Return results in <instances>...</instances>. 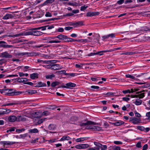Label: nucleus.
<instances>
[{"mask_svg": "<svg viewBox=\"0 0 150 150\" xmlns=\"http://www.w3.org/2000/svg\"><path fill=\"white\" fill-rule=\"evenodd\" d=\"M48 39L50 41L48 42V43H60L61 42L62 40L66 42H69V38L62 34H60L56 36L49 37Z\"/></svg>", "mask_w": 150, "mask_h": 150, "instance_id": "obj_1", "label": "nucleus"}, {"mask_svg": "<svg viewBox=\"0 0 150 150\" xmlns=\"http://www.w3.org/2000/svg\"><path fill=\"white\" fill-rule=\"evenodd\" d=\"M86 128L92 131H99L102 129L101 127L95 126H91L87 127Z\"/></svg>", "mask_w": 150, "mask_h": 150, "instance_id": "obj_2", "label": "nucleus"}, {"mask_svg": "<svg viewBox=\"0 0 150 150\" xmlns=\"http://www.w3.org/2000/svg\"><path fill=\"white\" fill-rule=\"evenodd\" d=\"M18 54L19 55H21L23 56L25 55H27L28 56H36L38 54L35 52H23L18 53Z\"/></svg>", "mask_w": 150, "mask_h": 150, "instance_id": "obj_3", "label": "nucleus"}, {"mask_svg": "<svg viewBox=\"0 0 150 150\" xmlns=\"http://www.w3.org/2000/svg\"><path fill=\"white\" fill-rule=\"evenodd\" d=\"M1 56L5 58H10L12 57L11 54H10L7 52H5L1 53Z\"/></svg>", "mask_w": 150, "mask_h": 150, "instance_id": "obj_4", "label": "nucleus"}, {"mask_svg": "<svg viewBox=\"0 0 150 150\" xmlns=\"http://www.w3.org/2000/svg\"><path fill=\"white\" fill-rule=\"evenodd\" d=\"M83 25V22L82 21L76 22L74 23H71L70 24V25L75 26V27L81 26Z\"/></svg>", "mask_w": 150, "mask_h": 150, "instance_id": "obj_5", "label": "nucleus"}, {"mask_svg": "<svg viewBox=\"0 0 150 150\" xmlns=\"http://www.w3.org/2000/svg\"><path fill=\"white\" fill-rule=\"evenodd\" d=\"M66 86H61L62 87L69 88L70 87H74L76 86V84L71 82H69L66 84Z\"/></svg>", "mask_w": 150, "mask_h": 150, "instance_id": "obj_6", "label": "nucleus"}, {"mask_svg": "<svg viewBox=\"0 0 150 150\" xmlns=\"http://www.w3.org/2000/svg\"><path fill=\"white\" fill-rule=\"evenodd\" d=\"M97 123L96 122H94L91 121H88L86 123H81L80 124V126L82 127L84 126L87 125H95Z\"/></svg>", "mask_w": 150, "mask_h": 150, "instance_id": "obj_7", "label": "nucleus"}, {"mask_svg": "<svg viewBox=\"0 0 150 150\" xmlns=\"http://www.w3.org/2000/svg\"><path fill=\"white\" fill-rule=\"evenodd\" d=\"M100 14V13L97 11L93 12H88L86 13L87 16L91 17L95 16L98 15Z\"/></svg>", "mask_w": 150, "mask_h": 150, "instance_id": "obj_8", "label": "nucleus"}, {"mask_svg": "<svg viewBox=\"0 0 150 150\" xmlns=\"http://www.w3.org/2000/svg\"><path fill=\"white\" fill-rule=\"evenodd\" d=\"M115 35L114 33H111L106 35H104L102 36V40L104 41H106V39H108L109 37L113 38L115 37Z\"/></svg>", "mask_w": 150, "mask_h": 150, "instance_id": "obj_9", "label": "nucleus"}, {"mask_svg": "<svg viewBox=\"0 0 150 150\" xmlns=\"http://www.w3.org/2000/svg\"><path fill=\"white\" fill-rule=\"evenodd\" d=\"M55 0H46L43 3L41 4L42 6L48 5L49 4H50L54 2Z\"/></svg>", "mask_w": 150, "mask_h": 150, "instance_id": "obj_10", "label": "nucleus"}, {"mask_svg": "<svg viewBox=\"0 0 150 150\" xmlns=\"http://www.w3.org/2000/svg\"><path fill=\"white\" fill-rule=\"evenodd\" d=\"M8 91V92H6L5 93V95L8 96H13V94L14 92L15 91L14 89H7Z\"/></svg>", "mask_w": 150, "mask_h": 150, "instance_id": "obj_11", "label": "nucleus"}, {"mask_svg": "<svg viewBox=\"0 0 150 150\" xmlns=\"http://www.w3.org/2000/svg\"><path fill=\"white\" fill-rule=\"evenodd\" d=\"M62 68L58 64H55L52 65L51 69L55 70L61 69Z\"/></svg>", "mask_w": 150, "mask_h": 150, "instance_id": "obj_12", "label": "nucleus"}, {"mask_svg": "<svg viewBox=\"0 0 150 150\" xmlns=\"http://www.w3.org/2000/svg\"><path fill=\"white\" fill-rule=\"evenodd\" d=\"M14 16L13 15L8 13L3 17L2 19L4 20H7L9 19L12 18Z\"/></svg>", "mask_w": 150, "mask_h": 150, "instance_id": "obj_13", "label": "nucleus"}, {"mask_svg": "<svg viewBox=\"0 0 150 150\" xmlns=\"http://www.w3.org/2000/svg\"><path fill=\"white\" fill-rule=\"evenodd\" d=\"M145 90H143L142 91H139L136 93L137 94H139L138 96L139 98H143L145 96V93H142V92H144Z\"/></svg>", "mask_w": 150, "mask_h": 150, "instance_id": "obj_14", "label": "nucleus"}, {"mask_svg": "<svg viewBox=\"0 0 150 150\" xmlns=\"http://www.w3.org/2000/svg\"><path fill=\"white\" fill-rule=\"evenodd\" d=\"M71 139L69 137V136L67 135H64L63 136L61 139L59 140L60 141H63L65 140H69Z\"/></svg>", "mask_w": 150, "mask_h": 150, "instance_id": "obj_15", "label": "nucleus"}, {"mask_svg": "<svg viewBox=\"0 0 150 150\" xmlns=\"http://www.w3.org/2000/svg\"><path fill=\"white\" fill-rule=\"evenodd\" d=\"M8 120L10 122H13L16 120V117L14 115L10 116L8 118Z\"/></svg>", "mask_w": 150, "mask_h": 150, "instance_id": "obj_16", "label": "nucleus"}, {"mask_svg": "<svg viewBox=\"0 0 150 150\" xmlns=\"http://www.w3.org/2000/svg\"><path fill=\"white\" fill-rule=\"evenodd\" d=\"M38 75L39 74L37 73H34L30 75V78L32 79H35L38 78Z\"/></svg>", "mask_w": 150, "mask_h": 150, "instance_id": "obj_17", "label": "nucleus"}, {"mask_svg": "<svg viewBox=\"0 0 150 150\" xmlns=\"http://www.w3.org/2000/svg\"><path fill=\"white\" fill-rule=\"evenodd\" d=\"M124 123V122L122 121H117L115 122H112L111 123L112 125L117 126L123 124Z\"/></svg>", "mask_w": 150, "mask_h": 150, "instance_id": "obj_18", "label": "nucleus"}, {"mask_svg": "<svg viewBox=\"0 0 150 150\" xmlns=\"http://www.w3.org/2000/svg\"><path fill=\"white\" fill-rule=\"evenodd\" d=\"M33 30V35L38 36L42 35V33L40 31H38L35 30Z\"/></svg>", "mask_w": 150, "mask_h": 150, "instance_id": "obj_19", "label": "nucleus"}, {"mask_svg": "<svg viewBox=\"0 0 150 150\" xmlns=\"http://www.w3.org/2000/svg\"><path fill=\"white\" fill-rule=\"evenodd\" d=\"M35 118H40L42 117V114L40 112H36L34 114Z\"/></svg>", "mask_w": 150, "mask_h": 150, "instance_id": "obj_20", "label": "nucleus"}, {"mask_svg": "<svg viewBox=\"0 0 150 150\" xmlns=\"http://www.w3.org/2000/svg\"><path fill=\"white\" fill-rule=\"evenodd\" d=\"M46 84L45 83H43L40 81L38 82V84L35 86L36 87H45Z\"/></svg>", "mask_w": 150, "mask_h": 150, "instance_id": "obj_21", "label": "nucleus"}, {"mask_svg": "<svg viewBox=\"0 0 150 150\" xmlns=\"http://www.w3.org/2000/svg\"><path fill=\"white\" fill-rule=\"evenodd\" d=\"M4 110L1 111L0 112V115H4L5 114H6L8 113V112H9L11 111V110L9 109H3Z\"/></svg>", "mask_w": 150, "mask_h": 150, "instance_id": "obj_22", "label": "nucleus"}, {"mask_svg": "<svg viewBox=\"0 0 150 150\" xmlns=\"http://www.w3.org/2000/svg\"><path fill=\"white\" fill-rule=\"evenodd\" d=\"M132 120V123L134 124H137L139 123V119L136 118H133Z\"/></svg>", "mask_w": 150, "mask_h": 150, "instance_id": "obj_23", "label": "nucleus"}, {"mask_svg": "<svg viewBox=\"0 0 150 150\" xmlns=\"http://www.w3.org/2000/svg\"><path fill=\"white\" fill-rule=\"evenodd\" d=\"M2 143L4 144L7 145L13 144L16 143L15 142H11L9 141H3Z\"/></svg>", "mask_w": 150, "mask_h": 150, "instance_id": "obj_24", "label": "nucleus"}, {"mask_svg": "<svg viewBox=\"0 0 150 150\" xmlns=\"http://www.w3.org/2000/svg\"><path fill=\"white\" fill-rule=\"evenodd\" d=\"M134 103L136 105H140L142 104V100L139 99H136L135 101L134 102Z\"/></svg>", "mask_w": 150, "mask_h": 150, "instance_id": "obj_25", "label": "nucleus"}, {"mask_svg": "<svg viewBox=\"0 0 150 150\" xmlns=\"http://www.w3.org/2000/svg\"><path fill=\"white\" fill-rule=\"evenodd\" d=\"M60 83L58 81H54L52 82L51 84V86L52 87H54L55 86L59 85L60 84Z\"/></svg>", "mask_w": 150, "mask_h": 150, "instance_id": "obj_26", "label": "nucleus"}, {"mask_svg": "<svg viewBox=\"0 0 150 150\" xmlns=\"http://www.w3.org/2000/svg\"><path fill=\"white\" fill-rule=\"evenodd\" d=\"M55 128V125L53 124H50L48 127V129L50 130H53Z\"/></svg>", "mask_w": 150, "mask_h": 150, "instance_id": "obj_27", "label": "nucleus"}, {"mask_svg": "<svg viewBox=\"0 0 150 150\" xmlns=\"http://www.w3.org/2000/svg\"><path fill=\"white\" fill-rule=\"evenodd\" d=\"M136 76V74L134 75V76L130 75V74H127L125 75V76L126 78H129L132 79L136 80V79L135 77V76Z\"/></svg>", "mask_w": 150, "mask_h": 150, "instance_id": "obj_28", "label": "nucleus"}, {"mask_svg": "<svg viewBox=\"0 0 150 150\" xmlns=\"http://www.w3.org/2000/svg\"><path fill=\"white\" fill-rule=\"evenodd\" d=\"M28 132L29 133H37L38 132V131L37 129L35 128L29 129L28 130Z\"/></svg>", "mask_w": 150, "mask_h": 150, "instance_id": "obj_29", "label": "nucleus"}, {"mask_svg": "<svg viewBox=\"0 0 150 150\" xmlns=\"http://www.w3.org/2000/svg\"><path fill=\"white\" fill-rule=\"evenodd\" d=\"M0 47L4 48H10L12 47L13 46L5 44H1L0 45Z\"/></svg>", "mask_w": 150, "mask_h": 150, "instance_id": "obj_30", "label": "nucleus"}, {"mask_svg": "<svg viewBox=\"0 0 150 150\" xmlns=\"http://www.w3.org/2000/svg\"><path fill=\"white\" fill-rule=\"evenodd\" d=\"M46 119V118L41 119L39 120L37 123H35V125H39L42 123Z\"/></svg>", "mask_w": 150, "mask_h": 150, "instance_id": "obj_31", "label": "nucleus"}, {"mask_svg": "<svg viewBox=\"0 0 150 150\" xmlns=\"http://www.w3.org/2000/svg\"><path fill=\"white\" fill-rule=\"evenodd\" d=\"M115 66V64H108L107 65V68L109 69H112Z\"/></svg>", "mask_w": 150, "mask_h": 150, "instance_id": "obj_32", "label": "nucleus"}, {"mask_svg": "<svg viewBox=\"0 0 150 150\" xmlns=\"http://www.w3.org/2000/svg\"><path fill=\"white\" fill-rule=\"evenodd\" d=\"M86 140V139L85 137H81L75 139L76 141L77 142H80Z\"/></svg>", "mask_w": 150, "mask_h": 150, "instance_id": "obj_33", "label": "nucleus"}, {"mask_svg": "<svg viewBox=\"0 0 150 150\" xmlns=\"http://www.w3.org/2000/svg\"><path fill=\"white\" fill-rule=\"evenodd\" d=\"M33 29H30L29 31L26 32V34L27 35H33Z\"/></svg>", "mask_w": 150, "mask_h": 150, "instance_id": "obj_34", "label": "nucleus"}, {"mask_svg": "<svg viewBox=\"0 0 150 150\" xmlns=\"http://www.w3.org/2000/svg\"><path fill=\"white\" fill-rule=\"evenodd\" d=\"M37 92V91L35 90H31L28 91V93L30 95L35 93Z\"/></svg>", "mask_w": 150, "mask_h": 150, "instance_id": "obj_35", "label": "nucleus"}, {"mask_svg": "<svg viewBox=\"0 0 150 150\" xmlns=\"http://www.w3.org/2000/svg\"><path fill=\"white\" fill-rule=\"evenodd\" d=\"M142 31H150V28L147 27L146 26L143 27L142 28Z\"/></svg>", "mask_w": 150, "mask_h": 150, "instance_id": "obj_36", "label": "nucleus"}, {"mask_svg": "<svg viewBox=\"0 0 150 150\" xmlns=\"http://www.w3.org/2000/svg\"><path fill=\"white\" fill-rule=\"evenodd\" d=\"M55 76V75L53 74L47 75L45 76L46 78L47 79H52V78L54 77Z\"/></svg>", "mask_w": 150, "mask_h": 150, "instance_id": "obj_37", "label": "nucleus"}, {"mask_svg": "<svg viewBox=\"0 0 150 150\" xmlns=\"http://www.w3.org/2000/svg\"><path fill=\"white\" fill-rule=\"evenodd\" d=\"M81 146L82 149H86L89 147V145L87 144H82Z\"/></svg>", "mask_w": 150, "mask_h": 150, "instance_id": "obj_38", "label": "nucleus"}, {"mask_svg": "<svg viewBox=\"0 0 150 150\" xmlns=\"http://www.w3.org/2000/svg\"><path fill=\"white\" fill-rule=\"evenodd\" d=\"M68 4L73 6H77L78 5V4L76 2H74V3L69 2L68 3Z\"/></svg>", "mask_w": 150, "mask_h": 150, "instance_id": "obj_39", "label": "nucleus"}, {"mask_svg": "<svg viewBox=\"0 0 150 150\" xmlns=\"http://www.w3.org/2000/svg\"><path fill=\"white\" fill-rule=\"evenodd\" d=\"M22 120V117L21 116H18L16 117V121H20Z\"/></svg>", "mask_w": 150, "mask_h": 150, "instance_id": "obj_40", "label": "nucleus"}, {"mask_svg": "<svg viewBox=\"0 0 150 150\" xmlns=\"http://www.w3.org/2000/svg\"><path fill=\"white\" fill-rule=\"evenodd\" d=\"M99 54V52H96V53L92 52V53H91L90 54L86 55V56H93L95 55H96V54L98 55V54Z\"/></svg>", "mask_w": 150, "mask_h": 150, "instance_id": "obj_41", "label": "nucleus"}, {"mask_svg": "<svg viewBox=\"0 0 150 150\" xmlns=\"http://www.w3.org/2000/svg\"><path fill=\"white\" fill-rule=\"evenodd\" d=\"M21 92L20 91H16V90L15 89V91L13 93V96H17L20 94Z\"/></svg>", "mask_w": 150, "mask_h": 150, "instance_id": "obj_42", "label": "nucleus"}, {"mask_svg": "<svg viewBox=\"0 0 150 150\" xmlns=\"http://www.w3.org/2000/svg\"><path fill=\"white\" fill-rule=\"evenodd\" d=\"M74 15L73 13H66L65 14H64L63 15V16L64 17H65L66 16H72Z\"/></svg>", "mask_w": 150, "mask_h": 150, "instance_id": "obj_43", "label": "nucleus"}, {"mask_svg": "<svg viewBox=\"0 0 150 150\" xmlns=\"http://www.w3.org/2000/svg\"><path fill=\"white\" fill-rule=\"evenodd\" d=\"M137 128L141 131H144L145 129V128L144 127L140 126H138Z\"/></svg>", "mask_w": 150, "mask_h": 150, "instance_id": "obj_44", "label": "nucleus"}, {"mask_svg": "<svg viewBox=\"0 0 150 150\" xmlns=\"http://www.w3.org/2000/svg\"><path fill=\"white\" fill-rule=\"evenodd\" d=\"M110 51L109 50H103V51H100L98 52H99V54H98V55H103V52H110Z\"/></svg>", "mask_w": 150, "mask_h": 150, "instance_id": "obj_45", "label": "nucleus"}, {"mask_svg": "<svg viewBox=\"0 0 150 150\" xmlns=\"http://www.w3.org/2000/svg\"><path fill=\"white\" fill-rule=\"evenodd\" d=\"M136 53L135 52H125L123 53V54L125 55H131V54H134Z\"/></svg>", "mask_w": 150, "mask_h": 150, "instance_id": "obj_46", "label": "nucleus"}, {"mask_svg": "<svg viewBox=\"0 0 150 150\" xmlns=\"http://www.w3.org/2000/svg\"><path fill=\"white\" fill-rule=\"evenodd\" d=\"M76 73H67V74H66V75L69 76L71 77H74L76 75Z\"/></svg>", "mask_w": 150, "mask_h": 150, "instance_id": "obj_47", "label": "nucleus"}, {"mask_svg": "<svg viewBox=\"0 0 150 150\" xmlns=\"http://www.w3.org/2000/svg\"><path fill=\"white\" fill-rule=\"evenodd\" d=\"M45 16L46 17H51L52 16V15L51 14V13L47 11L46 13Z\"/></svg>", "mask_w": 150, "mask_h": 150, "instance_id": "obj_48", "label": "nucleus"}, {"mask_svg": "<svg viewBox=\"0 0 150 150\" xmlns=\"http://www.w3.org/2000/svg\"><path fill=\"white\" fill-rule=\"evenodd\" d=\"M49 114L50 113L48 111H45L43 112L42 114V115L47 116L49 115Z\"/></svg>", "mask_w": 150, "mask_h": 150, "instance_id": "obj_49", "label": "nucleus"}, {"mask_svg": "<svg viewBox=\"0 0 150 150\" xmlns=\"http://www.w3.org/2000/svg\"><path fill=\"white\" fill-rule=\"evenodd\" d=\"M50 62L51 65H53L56 64L55 63L57 62V60H50Z\"/></svg>", "mask_w": 150, "mask_h": 150, "instance_id": "obj_50", "label": "nucleus"}, {"mask_svg": "<svg viewBox=\"0 0 150 150\" xmlns=\"http://www.w3.org/2000/svg\"><path fill=\"white\" fill-rule=\"evenodd\" d=\"M114 150H120V148L119 146H115L113 147Z\"/></svg>", "mask_w": 150, "mask_h": 150, "instance_id": "obj_51", "label": "nucleus"}, {"mask_svg": "<svg viewBox=\"0 0 150 150\" xmlns=\"http://www.w3.org/2000/svg\"><path fill=\"white\" fill-rule=\"evenodd\" d=\"M18 103H8V104H5L4 105L5 106H9V105H16Z\"/></svg>", "mask_w": 150, "mask_h": 150, "instance_id": "obj_52", "label": "nucleus"}, {"mask_svg": "<svg viewBox=\"0 0 150 150\" xmlns=\"http://www.w3.org/2000/svg\"><path fill=\"white\" fill-rule=\"evenodd\" d=\"M94 144L98 147H101L102 146V144L97 142H94Z\"/></svg>", "mask_w": 150, "mask_h": 150, "instance_id": "obj_53", "label": "nucleus"}, {"mask_svg": "<svg viewBox=\"0 0 150 150\" xmlns=\"http://www.w3.org/2000/svg\"><path fill=\"white\" fill-rule=\"evenodd\" d=\"M79 10L78 9L77 10H73L72 11V13L74 14H76L79 13Z\"/></svg>", "mask_w": 150, "mask_h": 150, "instance_id": "obj_54", "label": "nucleus"}, {"mask_svg": "<svg viewBox=\"0 0 150 150\" xmlns=\"http://www.w3.org/2000/svg\"><path fill=\"white\" fill-rule=\"evenodd\" d=\"M114 143L116 144H122V142L119 141H115Z\"/></svg>", "mask_w": 150, "mask_h": 150, "instance_id": "obj_55", "label": "nucleus"}, {"mask_svg": "<svg viewBox=\"0 0 150 150\" xmlns=\"http://www.w3.org/2000/svg\"><path fill=\"white\" fill-rule=\"evenodd\" d=\"M73 27L70 26L66 27L64 28V29L66 30H69L73 28Z\"/></svg>", "mask_w": 150, "mask_h": 150, "instance_id": "obj_56", "label": "nucleus"}, {"mask_svg": "<svg viewBox=\"0 0 150 150\" xmlns=\"http://www.w3.org/2000/svg\"><path fill=\"white\" fill-rule=\"evenodd\" d=\"M88 6H82L81 7L80 10L81 11H83L85 10L87 8Z\"/></svg>", "mask_w": 150, "mask_h": 150, "instance_id": "obj_57", "label": "nucleus"}, {"mask_svg": "<svg viewBox=\"0 0 150 150\" xmlns=\"http://www.w3.org/2000/svg\"><path fill=\"white\" fill-rule=\"evenodd\" d=\"M59 72L60 74H64L65 75H66V74H67V73H66V71L65 70H62L60 71H58Z\"/></svg>", "mask_w": 150, "mask_h": 150, "instance_id": "obj_58", "label": "nucleus"}, {"mask_svg": "<svg viewBox=\"0 0 150 150\" xmlns=\"http://www.w3.org/2000/svg\"><path fill=\"white\" fill-rule=\"evenodd\" d=\"M124 2V0H120L117 1V4H118L120 5L123 4Z\"/></svg>", "mask_w": 150, "mask_h": 150, "instance_id": "obj_59", "label": "nucleus"}, {"mask_svg": "<svg viewBox=\"0 0 150 150\" xmlns=\"http://www.w3.org/2000/svg\"><path fill=\"white\" fill-rule=\"evenodd\" d=\"M64 29L63 28H59L57 30V32H63Z\"/></svg>", "mask_w": 150, "mask_h": 150, "instance_id": "obj_60", "label": "nucleus"}, {"mask_svg": "<svg viewBox=\"0 0 150 150\" xmlns=\"http://www.w3.org/2000/svg\"><path fill=\"white\" fill-rule=\"evenodd\" d=\"M122 92L124 94H126L127 93H130V91L129 90H124L122 91Z\"/></svg>", "mask_w": 150, "mask_h": 150, "instance_id": "obj_61", "label": "nucleus"}, {"mask_svg": "<svg viewBox=\"0 0 150 150\" xmlns=\"http://www.w3.org/2000/svg\"><path fill=\"white\" fill-rule=\"evenodd\" d=\"M100 147L101 148V150H105L107 148V146L105 145L103 146L102 145V147Z\"/></svg>", "mask_w": 150, "mask_h": 150, "instance_id": "obj_62", "label": "nucleus"}, {"mask_svg": "<svg viewBox=\"0 0 150 150\" xmlns=\"http://www.w3.org/2000/svg\"><path fill=\"white\" fill-rule=\"evenodd\" d=\"M81 144L76 145L75 146V147L77 149H82L81 147Z\"/></svg>", "mask_w": 150, "mask_h": 150, "instance_id": "obj_63", "label": "nucleus"}, {"mask_svg": "<svg viewBox=\"0 0 150 150\" xmlns=\"http://www.w3.org/2000/svg\"><path fill=\"white\" fill-rule=\"evenodd\" d=\"M148 146L147 144H145L143 146L142 150H146L148 148Z\"/></svg>", "mask_w": 150, "mask_h": 150, "instance_id": "obj_64", "label": "nucleus"}]
</instances>
